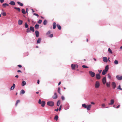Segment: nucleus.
<instances>
[{
	"label": "nucleus",
	"instance_id": "nucleus-1",
	"mask_svg": "<svg viewBox=\"0 0 122 122\" xmlns=\"http://www.w3.org/2000/svg\"><path fill=\"white\" fill-rule=\"evenodd\" d=\"M38 103L39 104H41V106L42 107H44L45 104V102L44 101H42L41 102V99H40L39 100Z\"/></svg>",
	"mask_w": 122,
	"mask_h": 122
},
{
	"label": "nucleus",
	"instance_id": "nucleus-2",
	"mask_svg": "<svg viewBox=\"0 0 122 122\" xmlns=\"http://www.w3.org/2000/svg\"><path fill=\"white\" fill-rule=\"evenodd\" d=\"M47 104L48 106L52 107L54 105V103L53 102L50 101L48 102H47Z\"/></svg>",
	"mask_w": 122,
	"mask_h": 122
},
{
	"label": "nucleus",
	"instance_id": "nucleus-3",
	"mask_svg": "<svg viewBox=\"0 0 122 122\" xmlns=\"http://www.w3.org/2000/svg\"><path fill=\"white\" fill-rule=\"evenodd\" d=\"M71 67L72 70H74L75 69V68H78V66L76 65L72 64L71 65Z\"/></svg>",
	"mask_w": 122,
	"mask_h": 122
},
{
	"label": "nucleus",
	"instance_id": "nucleus-4",
	"mask_svg": "<svg viewBox=\"0 0 122 122\" xmlns=\"http://www.w3.org/2000/svg\"><path fill=\"white\" fill-rule=\"evenodd\" d=\"M100 86V83L98 81H97L95 83V87L96 88H98Z\"/></svg>",
	"mask_w": 122,
	"mask_h": 122
},
{
	"label": "nucleus",
	"instance_id": "nucleus-5",
	"mask_svg": "<svg viewBox=\"0 0 122 122\" xmlns=\"http://www.w3.org/2000/svg\"><path fill=\"white\" fill-rule=\"evenodd\" d=\"M89 73L91 76L92 77H94L95 75V73L94 72L91 71H89Z\"/></svg>",
	"mask_w": 122,
	"mask_h": 122
},
{
	"label": "nucleus",
	"instance_id": "nucleus-6",
	"mask_svg": "<svg viewBox=\"0 0 122 122\" xmlns=\"http://www.w3.org/2000/svg\"><path fill=\"white\" fill-rule=\"evenodd\" d=\"M106 78L105 77H104L102 80V81L103 84H105L106 82Z\"/></svg>",
	"mask_w": 122,
	"mask_h": 122
},
{
	"label": "nucleus",
	"instance_id": "nucleus-7",
	"mask_svg": "<svg viewBox=\"0 0 122 122\" xmlns=\"http://www.w3.org/2000/svg\"><path fill=\"white\" fill-rule=\"evenodd\" d=\"M96 77L97 79L99 80L100 79L101 76L99 74H97L96 75Z\"/></svg>",
	"mask_w": 122,
	"mask_h": 122
},
{
	"label": "nucleus",
	"instance_id": "nucleus-8",
	"mask_svg": "<svg viewBox=\"0 0 122 122\" xmlns=\"http://www.w3.org/2000/svg\"><path fill=\"white\" fill-rule=\"evenodd\" d=\"M57 97V93L56 92L54 93V95L52 97V98L54 99H56Z\"/></svg>",
	"mask_w": 122,
	"mask_h": 122
},
{
	"label": "nucleus",
	"instance_id": "nucleus-9",
	"mask_svg": "<svg viewBox=\"0 0 122 122\" xmlns=\"http://www.w3.org/2000/svg\"><path fill=\"white\" fill-rule=\"evenodd\" d=\"M117 78L119 80H122V76H116Z\"/></svg>",
	"mask_w": 122,
	"mask_h": 122
},
{
	"label": "nucleus",
	"instance_id": "nucleus-10",
	"mask_svg": "<svg viewBox=\"0 0 122 122\" xmlns=\"http://www.w3.org/2000/svg\"><path fill=\"white\" fill-rule=\"evenodd\" d=\"M112 85L113 88L115 89L116 86V83L114 82H113L112 83Z\"/></svg>",
	"mask_w": 122,
	"mask_h": 122
},
{
	"label": "nucleus",
	"instance_id": "nucleus-11",
	"mask_svg": "<svg viewBox=\"0 0 122 122\" xmlns=\"http://www.w3.org/2000/svg\"><path fill=\"white\" fill-rule=\"evenodd\" d=\"M91 106L92 105H88L87 106V107L86 108H87V109L88 110H89L90 109Z\"/></svg>",
	"mask_w": 122,
	"mask_h": 122
},
{
	"label": "nucleus",
	"instance_id": "nucleus-12",
	"mask_svg": "<svg viewBox=\"0 0 122 122\" xmlns=\"http://www.w3.org/2000/svg\"><path fill=\"white\" fill-rule=\"evenodd\" d=\"M35 33L36 36L37 37H38L39 35V32L37 30H36L35 31Z\"/></svg>",
	"mask_w": 122,
	"mask_h": 122
},
{
	"label": "nucleus",
	"instance_id": "nucleus-13",
	"mask_svg": "<svg viewBox=\"0 0 122 122\" xmlns=\"http://www.w3.org/2000/svg\"><path fill=\"white\" fill-rule=\"evenodd\" d=\"M103 61L105 62H107V58L106 57H104L103 58Z\"/></svg>",
	"mask_w": 122,
	"mask_h": 122
},
{
	"label": "nucleus",
	"instance_id": "nucleus-14",
	"mask_svg": "<svg viewBox=\"0 0 122 122\" xmlns=\"http://www.w3.org/2000/svg\"><path fill=\"white\" fill-rule=\"evenodd\" d=\"M23 21L22 20H19L18 21V24L19 25H22L23 23Z\"/></svg>",
	"mask_w": 122,
	"mask_h": 122
},
{
	"label": "nucleus",
	"instance_id": "nucleus-15",
	"mask_svg": "<svg viewBox=\"0 0 122 122\" xmlns=\"http://www.w3.org/2000/svg\"><path fill=\"white\" fill-rule=\"evenodd\" d=\"M110 102H111L108 104L109 105H112L114 103V100L113 99H112L111 100Z\"/></svg>",
	"mask_w": 122,
	"mask_h": 122
},
{
	"label": "nucleus",
	"instance_id": "nucleus-16",
	"mask_svg": "<svg viewBox=\"0 0 122 122\" xmlns=\"http://www.w3.org/2000/svg\"><path fill=\"white\" fill-rule=\"evenodd\" d=\"M9 4L12 5H15V2L13 1H11Z\"/></svg>",
	"mask_w": 122,
	"mask_h": 122
},
{
	"label": "nucleus",
	"instance_id": "nucleus-17",
	"mask_svg": "<svg viewBox=\"0 0 122 122\" xmlns=\"http://www.w3.org/2000/svg\"><path fill=\"white\" fill-rule=\"evenodd\" d=\"M53 28L54 29H55L56 28V23L55 22H54L53 23Z\"/></svg>",
	"mask_w": 122,
	"mask_h": 122
},
{
	"label": "nucleus",
	"instance_id": "nucleus-18",
	"mask_svg": "<svg viewBox=\"0 0 122 122\" xmlns=\"http://www.w3.org/2000/svg\"><path fill=\"white\" fill-rule=\"evenodd\" d=\"M30 30L32 31L33 32H34L35 31L34 28V27L33 26L30 27Z\"/></svg>",
	"mask_w": 122,
	"mask_h": 122
},
{
	"label": "nucleus",
	"instance_id": "nucleus-19",
	"mask_svg": "<svg viewBox=\"0 0 122 122\" xmlns=\"http://www.w3.org/2000/svg\"><path fill=\"white\" fill-rule=\"evenodd\" d=\"M9 4L7 3L3 4L2 5V6L4 7H5L6 6H8Z\"/></svg>",
	"mask_w": 122,
	"mask_h": 122
},
{
	"label": "nucleus",
	"instance_id": "nucleus-20",
	"mask_svg": "<svg viewBox=\"0 0 122 122\" xmlns=\"http://www.w3.org/2000/svg\"><path fill=\"white\" fill-rule=\"evenodd\" d=\"M107 71H106L104 70H103L102 72V75H105L107 73Z\"/></svg>",
	"mask_w": 122,
	"mask_h": 122
},
{
	"label": "nucleus",
	"instance_id": "nucleus-21",
	"mask_svg": "<svg viewBox=\"0 0 122 122\" xmlns=\"http://www.w3.org/2000/svg\"><path fill=\"white\" fill-rule=\"evenodd\" d=\"M15 84H14L13 86L11 87L10 88V90H13L14 89L15 87Z\"/></svg>",
	"mask_w": 122,
	"mask_h": 122
},
{
	"label": "nucleus",
	"instance_id": "nucleus-22",
	"mask_svg": "<svg viewBox=\"0 0 122 122\" xmlns=\"http://www.w3.org/2000/svg\"><path fill=\"white\" fill-rule=\"evenodd\" d=\"M56 26L58 29L59 30H60L61 29V27L60 25L59 24H57L56 25Z\"/></svg>",
	"mask_w": 122,
	"mask_h": 122
},
{
	"label": "nucleus",
	"instance_id": "nucleus-23",
	"mask_svg": "<svg viewBox=\"0 0 122 122\" xmlns=\"http://www.w3.org/2000/svg\"><path fill=\"white\" fill-rule=\"evenodd\" d=\"M26 84V82L25 81H23L22 82V86H25Z\"/></svg>",
	"mask_w": 122,
	"mask_h": 122
},
{
	"label": "nucleus",
	"instance_id": "nucleus-24",
	"mask_svg": "<svg viewBox=\"0 0 122 122\" xmlns=\"http://www.w3.org/2000/svg\"><path fill=\"white\" fill-rule=\"evenodd\" d=\"M14 8L18 10L19 12H20V9L19 8L15 7Z\"/></svg>",
	"mask_w": 122,
	"mask_h": 122
},
{
	"label": "nucleus",
	"instance_id": "nucleus-25",
	"mask_svg": "<svg viewBox=\"0 0 122 122\" xmlns=\"http://www.w3.org/2000/svg\"><path fill=\"white\" fill-rule=\"evenodd\" d=\"M41 38H38V39L37 43H40L41 41Z\"/></svg>",
	"mask_w": 122,
	"mask_h": 122
},
{
	"label": "nucleus",
	"instance_id": "nucleus-26",
	"mask_svg": "<svg viewBox=\"0 0 122 122\" xmlns=\"http://www.w3.org/2000/svg\"><path fill=\"white\" fill-rule=\"evenodd\" d=\"M39 27V25L38 24H36L35 25V29H38Z\"/></svg>",
	"mask_w": 122,
	"mask_h": 122
},
{
	"label": "nucleus",
	"instance_id": "nucleus-27",
	"mask_svg": "<svg viewBox=\"0 0 122 122\" xmlns=\"http://www.w3.org/2000/svg\"><path fill=\"white\" fill-rule=\"evenodd\" d=\"M107 86L108 87H109L110 86V82H107L106 84Z\"/></svg>",
	"mask_w": 122,
	"mask_h": 122
},
{
	"label": "nucleus",
	"instance_id": "nucleus-28",
	"mask_svg": "<svg viewBox=\"0 0 122 122\" xmlns=\"http://www.w3.org/2000/svg\"><path fill=\"white\" fill-rule=\"evenodd\" d=\"M17 3L18 5H20L21 6H22L23 5V4L22 3L19 2H17Z\"/></svg>",
	"mask_w": 122,
	"mask_h": 122
},
{
	"label": "nucleus",
	"instance_id": "nucleus-29",
	"mask_svg": "<svg viewBox=\"0 0 122 122\" xmlns=\"http://www.w3.org/2000/svg\"><path fill=\"white\" fill-rule=\"evenodd\" d=\"M21 11L24 14H26L25 11L24 9H22Z\"/></svg>",
	"mask_w": 122,
	"mask_h": 122
},
{
	"label": "nucleus",
	"instance_id": "nucleus-30",
	"mask_svg": "<svg viewBox=\"0 0 122 122\" xmlns=\"http://www.w3.org/2000/svg\"><path fill=\"white\" fill-rule=\"evenodd\" d=\"M109 68H108V65H107L105 67V69H104V70L106 71H107L108 69Z\"/></svg>",
	"mask_w": 122,
	"mask_h": 122
},
{
	"label": "nucleus",
	"instance_id": "nucleus-31",
	"mask_svg": "<svg viewBox=\"0 0 122 122\" xmlns=\"http://www.w3.org/2000/svg\"><path fill=\"white\" fill-rule=\"evenodd\" d=\"M82 107L85 108H86L87 107V106L85 104H83L82 105Z\"/></svg>",
	"mask_w": 122,
	"mask_h": 122
},
{
	"label": "nucleus",
	"instance_id": "nucleus-32",
	"mask_svg": "<svg viewBox=\"0 0 122 122\" xmlns=\"http://www.w3.org/2000/svg\"><path fill=\"white\" fill-rule=\"evenodd\" d=\"M58 119V116L57 115H56L55 116V117L54 118V119L56 121H57Z\"/></svg>",
	"mask_w": 122,
	"mask_h": 122
},
{
	"label": "nucleus",
	"instance_id": "nucleus-33",
	"mask_svg": "<svg viewBox=\"0 0 122 122\" xmlns=\"http://www.w3.org/2000/svg\"><path fill=\"white\" fill-rule=\"evenodd\" d=\"M25 92V91L23 90H22L20 91V93L22 94H24Z\"/></svg>",
	"mask_w": 122,
	"mask_h": 122
},
{
	"label": "nucleus",
	"instance_id": "nucleus-34",
	"mask_svg": "<svg viewBox=\"0 0 122 122\" xmlns=\"http://www.w3.org/2000/svg\"><path fill=\"white\" fill-rule=\"evenodd\" d=\"M108 51L109 53H110L111 54H112V51L111 50L110 48H108Z\"/></svg>",
	"mask_w": 122,
	"mask_h": 122
},
{
	"label": "nucleus",
	"instance_id": "nucleus-35",
	"mask_svg": "<svg viewBox=\"0 0 122 122\" xmlns=\"http://www.w3.org/2000/svg\"><path fill=\"white\" fill-rule=\"evenodd\" d=\"M20 102V101L19 100H18L16 101V103L15 104V105L16 106L18 103Z\"/></svg>",
	"mask_w": 122,
	"mask_h": 122
},
{
	"label": "nucleus",
	"instance_id": "nucleus-36",
	"mask_svg": "<svg viewBox=\"0 0 122 122\" xmlns=\"http://www.w3.org/2000/svg\"><path fill=\"white\" fill-rule=\"evenodd\" d=\"M25 28H27L28 27V25L27 24L26 22L25 23Z\"/></svg>",
	"mask_w": 122,
	"mask_h": 122
},
{
	"label": "nucleus",
	"instance_id": "nucleus-37",
	"mask_svg": "<svg viewBox=\"0 0 122 122\" xmlns=\"http://www.w3.org/2000/svg\"><path fill=\"white\" fill-rule=\"evenodd\" d=\"M60 102L59 100L58 101H57V106H59V105H60Z\"/></svg>",
	"mask_w": 122,
	"mask_h": 122
},
{
	"label": "nucleus",
	"instance_id": "nucleus-38",
	"mask_svg": "<svg viewBox=\"0 0 122 122\" xmlns=\"http://www.w3.org/2000/svg\"><path fill=\"white\" fill-rule=\"evenodd\" d=\"M58 92L60 94H61V93H60V87H58Z\"/></svg>",
	"mask_w": 122,
	"mask_h": 122
},
{
	"label": "nucleus",
	"instance_id": "nucleus-39",
	"mask_svg": "<svg viewBox=\"0 0 122 122\" xmlns=\"http://www.w3.org/2000/svg\"><path fill=\"white\" fill-rule=\"evenodd\" d=\"M114 63L116 64H117L118 63V62L117 61L115 60L114 61Z\"/></svg>",
	"mask_w": 122,
	"mask_h": 122
},
{
	"label": "nucleus",
	"instance_id": "nucleus-40",
	"mask_svg": "<svg viewBox=\"0 0 122 122\" xmlns=\"http://www.w3.org/2000/svg\"><path fill=\"white\" fill-rule=\"evenodd\" d=\"M47 23V21L46 20H45L43 22V24L44 25H45Z\"/></svg>",
	"mask_w": 122,
	"mask_h": 122
},
{
	"label": "nucleus",
	"instance_id": "nucleus-41",
	"mask_svg": "<svg viewBox=\"0 0 122 122\" xmlns=\"http://www.w3.org/2000/svg\"><path fill=\"white\" fill-rule=\"evenodd\" d=\"M117 89H120L121 90H122V89L121 88L120 85L117 88Z\"/></svg>",
	"mask_w": 122,
	"mask_h": 122
},
{
	"label": "nucleus",
	"instance_id": "nucleus-42",
	"mask_svg": "<svg viewBox=\"0 0 122 122\" xmlns=\"http://www.w3.org/2000/svg\"><path fill=\"white\" fill-rule=\"evenodd\" d=\"M26 32L27 33H28L30 32V30L29 28H28L26 30Z\"/></svg>",
	"mask_w": 122,
	"mask_h": 122
},
{
	"label": "nucleus",
	"instance_id": "nucleus-43",
	"mask_svg": "<svg viewBox=\"0 0 122 122\" xmlns=\"http://www.w3.org/2000/svg\"><path fill=\"white\" fill-rule=\"evenodd\" d=\"M42 22V20H39L38 21V23L39 24H41Z\"/></svg>",
	"mask_w": 122,
	"mask_h": 122
},
{
	"label": "nucleus",
	"instance_id": "nucleus-44",
	"mask_svg": "<svg viewBox=\"0 0 122 122\" xmlns=\"http://www.w3.org/2000/svg\"><path fill=\"white\" fill-rule=\"evenodd\" d=\"M51 33V31L50 30L49 31L46 33L47 35H48Z\"/></svg>",
	"mask_w": 122,
	"mask_h": 122
},
{
	"label": "nucleus",
	"instance_id": "nucleus-45",
	"mask_svg": "<svg viewBox=\"0 0 122 122\" xmlns=\"http://www.w3.org/2000/svg\"><path fill=\"white\" fill-rule=\"evenodd\" d=\"M102 108H105L104 107L105 106V104H102Z\"/></svg>",
	"mask_w": 122,
	"mask_h": 122
},
{
	"label": "nucleus",
	"instance_id": "nucleus-46",
	"mask_svg": "<svg viewBox=\"0 0 122 122\" xmlns=\"http://www.w3.org/2000/svg\"><path fill=\"white\" fill-rule=\"evenodd\" d=\"M82 67L83 68H88V66H86L84 65H83L82 66Z\"/></svg>",
	"mask_w": 122,
	"mask_h": 122
},
{
	"label": "nucleus",
	"instance_id": "nucleus-47",
	"mask_svg": "<svg viewBox=\"0 0 122 122\" xmlns=\"http://www.w3.org/2000/svg\"><path fill=\"white\" fill-rule=\"evenodd\" d=\"M2 15L3 16H5L6 15V14L5 12H3L2 13Z\"/></svg>",
	"mask_w": 122,
	"mask_h": 122
},
{
	"label": "nucleus",
	"instance_id": "nucleus-48",
	"mask_svg": "<svg viewBox=\"0 0 122 122\" xmlns=\"http://www.w3.org/2000/svg\"><path fill=\"white\" fill-rule=\"evenodd\" d=\"M53 34H51V35H50L49 36L51 38L53 37Z\"/></svg>",
	"mask_w": 122,
	"mask_h": 122
},
{
	"label": "nucleus",
	"instance_id": "nucleus-49",
	"mask_svg": "<svg viewBox=\"0 0 122 122\" xmlns=\"http://www.w3.org/2000/svg\"><path fill=\"white\" fill-rule=\"evenodd\" d=\"M33 15H35L36 16H37V17H38L39 16V15L38 14H37L36 13H34L33 14Z\"/></svg>",
	"mask_w": 122,
	"mask_h": 122
},
{
	"label": "nucleus",
	"instance_id": "nucleus-50",
	"mask_svg": "<svg viewBox=\"0 0 122 122\" xmlns=\"http://www.w3.org/2000/svg\"><path fill=\"white\" fill-rule=\"evenodd\" d=\"M61 98L62 100H64L65 98L64 96H62L61 97Z\"/></svg>",
	"mask_w": 122,
	"mask_h": 122
},
{
	"label": "nucleus",
	"instance_id": "nucleus-51",
	"mask_svg": "<svg viewBox=\"0 0 122 122\" xmlns=\"http://www.w3.org/2000/svg\"><path fill=\"white\" fill-rule=\"evenodd\" d=\"M108 78H109V79H111V75H109V74H108Z\"/></svg>",
	"mask_w": 122,
	"mask_h": 122
},
{
	"label": "nucleus",
	"instance_id": "nucleus-52",
	"mask_svg": "<svg viewBox=\"0 0 122 122\" xmlns=\"http://www.w3.org/2000/svg\"><path fill=\"white\" fill-rule=\"evenodd\" d=\"M4 0H0V2L1 3H2L4 1Z\"/></svg>",
	"mask_w": 122,
	"mask_h": 122
},
{
	"label": "nucleus",
	"instance_id": "nucleus-53",
	"mask_svg": "<svg viewBox=\"0 0 122 122\" xmlns=\"http://www.w3.org/2000/svg\"><path fill=\"white\" fill-rule=\"evenodd\" d=\"M18 66L19 68H21L22 67V66L21 65H18Z\"/></svg>",
	"mask_w": 122,
	"mask_h": 122
},
{
	"label": "nucleus",
	"instance_id": "nucleus-54",
	"mask_svg": "<svg viewBox=\"0 0 122 122\" xmlns=\"http://www.w3.org/2000/svg\"><path fill=\"white\" fill-rule=\"evenodd\" d=\"M17 72H22L20 70H18L17 71Z\"/></svg>",
	"mask_w": 122,
	"mask_h": 122
},
{
	"label": "nucleus",
	"instance_id": "nucleus-55",
	"mask_svg": "<svg viewBox=\"0 0 122 122\" xmlns=\"http://www.w3.org/2000/svg\"><path fill=\"white\" fill-rule=\"evenodd\" d=\"M61 105L60 106V107L59 108V111H60L61 109Z\"/></svg>",
	"mask_w": 122,
	"mask_h": 122
},
{
	"label": "nucleus",
	"instance_id": "nucleus-56",
	"mask_svg": "<svg viewBox=\"0 0 122 122\" xmlns=\"http://www.w3.org/2000/svg\"><path fill=\"white\" fill-rule=\"evenodd\" d=\"M39 82H40L39 80H37V83L38 84H39Z\"/></svg>",
	"mask_w": 122,
	"mask_h": 122
},
{
	"label": "nucleus",
	"instance_id": "nucleus-57",
	"mask_svg": "<svg viewBox=\"0 0 122 122\" xmlns=\"http://www.w3.org/2000/svg\"><path fill=\"white\" fill-rule=\"evenodd\" d=\"M28 8L26 9V13H27V14H28Z\"/></svg>",
	"mask_w": 122,
	"mask_h": 122
},
{
	"label": "nucleus",
	"instance_id": "nucleus-58",
	"mask_svg": "<svg viewBox=\"0 0 122 122\" xmlns=\"http://www.w3.org/2000/svg\"><path fill=\"white\" fill-rule=\"evenodd\" d=\"M59 109L58 108H57L56 109H55V111H58Z\"/></svg>",
	"mask_w": 122,
	"mask_h": 122
},
{
	"label": "nucleus",
	"instance_id": "nucleus-59",
	"mask_svg": "<svg viewBox=\"0 0 122 122\" xmlns=\"http://www.w3.org/2000/svg\"><path fill=\"white\" fill-rule=\"evenodd\" d=\"M102 71V70H100V71H99V74H100V73Z\"/></svg>",
	"mask_w": 122,
	"mask_h": 122
},
{
	"label": "nucleus",
	"instance_id": "nucleus-60",
	"mask_svg": "<svg viewBox=\"0 0 122 122\" xmlns=\"http://www.w3.org/2000/svg\"><path fill=\"white\" fill-rule=\"evenodd\" d=\"M120 105H118V106H117V107H116L117 108H118L119 107H120Z\"/></svg>",
	"mask_w": 122,
	"mask_h": 122
},
{
	"label": "nucleus",
	"instance_id": "nucleus-61",
	"mask_svg": "<svg viewBox=\"0 0 122 122\" xmlns=\"http://www.w3.org/2000/svg\"><path fill=\"white\" fill-rule=\"evenodd\" d=\"M15 77L17 78H18L19 77V76L18 75H17L15 76Z\"/></svg>",
	"mask_w": 122,
	"mask_h": 122
},
{
	"label": "nucleus",
	"instance_id": "nucleus-62",
	"mask_svg": "<svg viewBox=\"0 0 122 122\" xmlns=\"http://www.w3.org/2000/svg\"><path fill=\"white\" fill-rule=\"evenodd\" d=\"M61 81L58 84V85H60L61 84Z\"/></svg>",
	"mask_w": 122,
	"mask_h": 122
},
{
	"label": "nucleus",
	"instance_id": "nucleus-63",
	"mask_svg": "<svg viewBox=\"0 0 122 122\" xmlns=\"http://www.w3.org/2000/svg\"><path fill=\"white\" fill-rule=\"evenodd\" d=\"M91 103L92 104H95L93 102H91Z\"/></svg>",
	"mask_w": 122,
	"mask_h": 122
},
{
	"label": "nucleus",
	"instance_id": "nucleus-64",
	"mask_svg": "<svg viewBox=\"0 0 122 122\" xmlns=\"http://www.w3.org/2000/svg\"><path fill=\"white\" fill-rule=\"evenodd\" d=\"M31 10H32L33 13H34L35 12V11L33 10V9H32Z\"/></svg>",
	"mask_w": 122,
	"mask_h": 122
}]
</instances>
